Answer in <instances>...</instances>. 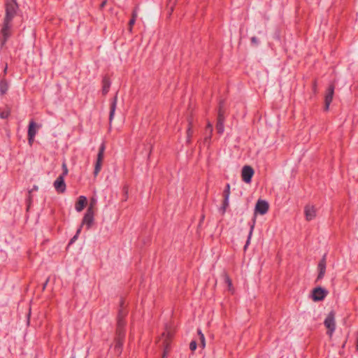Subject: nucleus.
Returning a JSON list of instances; mask_svg holds the SVG:
<instances>
[{"label": "nucleus", "instance_id": "obj_1", "mask_svg": "<svg viewBox=\"0 0 358 358\" xmlns=\"http://www.w3.org/2000/svg\"><path fill=\"white\" fill-rule=\"evenodd\" d=\"M124 325V322L122 318L121 315L120 314L118 316L117 320V337L115 339V350L117 353L119 355L121 353V349L123 344V339L124 337V332L123 330V327Z\"/></svg>", "mask_w": 358, "mask_h": 358}, {"label": "nucleus", "instance_id": "obj_2", "mask_svg": "<svg viewBox=\"0 0 358 358\" xmlns=\"http://www.w3.org/2000/svg\"><path fill=\"white\" fill-rule=\"evenodd\" d=\"M13 20L4 19L0 31V43L3 47L12 34Z\"/></svg>", "mask_w": 358, "mask_h": 358}, {"label": "nucleus", "instance_id": "obj_3", "mask_svg": "<svg viewBox=\"0 0 358 358\" xmlns=\"http://www.w3.org/2000/svg\"><path fill=\"white\" fill-rule=\"evenodd\" d=\"M17 4L15 0H8L6 4V15L4 19L13 20L15 16Z\"/></svg>", "mask_w": 358, "mask_h": 358}, {"label": "nucleus", "instance_id": "obj_4", "mask_svg": "<svg viewBox=\"0 0 358 358\" xmlns=\"http://www.w3.org/2000/svg\"><path fill=\"white\" fill-rule=\"evenodd\" d=\"M324 326L328 329L327 334L331 336L336 329L335 314L331 311L327 316L324 322Z\"/></svg>", "mask_w": 358, "mask_h": 358}, {"label": "nucleus", "instance_id": "obj_5", "mask_svg": "<svg viewBox=\"0 0 358 358\" xmlns=\"http://www.w3.org/2000/svg\"><path fill=\"white\" fill-rule=\"evenodd\" d=\"M104 151H105V145L103 143H102L101 145V146L99 147V152L97 154V158H96V161L95 163L94 171V176H96L101 169V165H102V162H103V159Z\"/></svg>", "mask_w": 358, "mask_h": 358}, {"label": "nucleus", "instance_id": "obj_6", "mask_svg": "<svg viewBox=\"0 0 358 358\" xmlns=\"http://www.w3.org/2000/svg\"><path fill=\"white\" fill-rule=\"evenodd\" d=\"M328 291L321 287H315L311 293L312 299L314 301H322L327 295Z\"/></svg>", "mask_w": 358, "mask_h": 358}, {"label": "nucleus", "instance_id": "obj_7", "mask_svg": "<svg viewBox=\"0 0 358 358\" xmlns=\"http://www.w3.org/2000/svg\"><path fill=\"white\" fill-rule=\"evenodd\" d=\"M94 222V212L92 210V207L90 206L87 210L86 213L85 214L82 224L80 227H83V225H86L87 229H90Z\"/></svg>", "mask_w": 358, "mask_h": 358}, {"label": "nucleus", "instance_id": "obj_8", "mask_svg": "<svg viewBox=\"0 0 358 358\" xmlns=\"http://www.w3.org/2000/svg\"><path fill=\"white\" fill-rule=\"evenodd\" d=\"M254 175V170L250 166H244L242 169L241 176L245 183H250Z\"/></svg>", "mask_w": 358, "mask_h": 358}, {"label": "nucleus", "instance_id": "obj_9", "mask_svg": "<svg viewBox=\"0 0 358 358\" xmlns=\"http://www.w3.org/2000/svg\"><path fill=\"white\" fill-rule=\"evenodd\" d=\"M53 186L58 193H64L66 191L64 176H59L54 182Z\"/></svg>", "mask_w": 358, "mask_h": 358}, {"label": "nucleus", "instance_id": "obj_10", "mask_svg": "<svg viewBox=\"0 0 358 358\" xmlns=\"http://www.w3.org/2000/svg\"><path fill=\"white\" fill-rule=\"evenodd\" d=\"M268 210V203L264 200H258L255 205V213L264 215Z\"/></svg>", "mask_w": 358, "mask_h": 358}, {"label": "nucleus", "instance_id": "obj_11", "mask_svg": "<svg viewBox=\"0 0 358 358\" xmlns=\"http://www.w3.org/2000/svg\"><path fill=\"white\" fill-rule=\"evenodd\" d=\"M304 214L307 221H311L316 217V208L314 206L306 205L304 208Z\"/></svg>", "mask_w": 358, "mask_h": 358}, {"label": "nucleus", "instance_id": "obj_12", "mask_svg": "<svg viewBox=\"0 0 358 358\" xmlns=\"http://www.w3.org/2000/svg\"><path fill=\"white\" fill-rule=\"evenodd\" d=\"M334 93V86L333 85H330L325 95V110H329V105L333 99V96Z\"/></svg>", "mask_w": 358, "mask_h": 358}, {"label": "nucleus", "instance_id": "obj_13", "mask_svg": "<svg viewBox=\"0 0 358 358\" xmlns=\"http://www.w3.org/2000/svg\"><path fill=\"white\" fill-rule=\"evenodd\" d=\"M317 280H321L324 276L326 272V255H324L318 264Z\"/></svg>", "mask_w": 358, "mask_h": 358}, {"label": "nucleus", "instance_id": "obj_14", "mask_svg": "<svg viewBox=\"0 0 358 358\" xmlns=\"http://www.w3.org/2000/svg\"><path fill=\"white\" fill-rule=\"evenodd\" d=\"M87 204V198L85 196H80L76 203L75 208L78 212H81Z\"/></svg>", "mask_w": 358, "mask_h": 358}, {"label": "nucleus", "instance_id": "obj_15", "mask_svg": "<svg viewBox=\"0 0 358 358\" xmlns=\"http://www.w3.org/2000/svg\"><path fill=\"white\" fill-rule=\"evenodd\" d=\"M117 96L116 94L115 96L113 98V99L111 102V104H110V115H109L110 122H111L114 118L115 112L116 107H117Z\"/></svg>", "mask_w": 358, "mask_h": 358}, {"label": "nucleus", "instance_id": "obj_16", "mask_svg": "<svg viewBox=\"0 0 358 358\" xmlns=\"http://www.w3.org/2000/svg\"><path fill=\"white\" fill-rule=\"evenodd\" d=\"M38 127L36 123L31 120L29 122V128H28V137L35 136L37 133V129Z\"/></svg>", "mask_w": 358, "mask_h": 358}, {"label": "nucleus", "instance_id": "obj_17", "mask_svg": "<svg viewBox=\"0 0 358 358\" xmlns=\"http://www.w3.org/2000/svg\"><path fill=\"white\" fill-rule=\"evenodd\" d=\"M223 122H224V117L221 113V110H220L219 115H218V120H217V129L218 133H220V134H222L224 131Z\"/></svg>", "mask_w": 358, "mask_h": 358}, {"label": "nucleus", "instance_id": "obj_18", "mask_svg": "<svg viewBox=\"0 0 358 358\" xmlns=\"http://www.w3.org/2000/svg\"><path fill=\"white\" fill-rule=\"evenodd\" d=\"M8 90V82L5 79H2L0 81V93L1 94H4L7 92Z\"/></svg>", "mask_w": 358, "mask_h": 358}, {"label": "nucleus", "instance_id": "obj_19", "mask_svg": "<svg viewBox=\"0 0 358 358\" xmlns=\"http://www.w3.org/2000/svg\"><path fill=\"white\" fill-rule=\"evenodd\" d=\"M110 87V83L109 80L106 78H104L103 80V89H102V92L103 94H106L108 92Z\"/></svg>", "mask_w": 358, "mask_h": 358}, {"label": "nucleus", "instance_id": "obj_20", "mask_svg": "<svg viewBox=\"0 0 358 358\" xmlns=\"http://www.w3.org/2000/svg\"><path fill=\"white\" fill-rule=\"evenodd\" d=\"M229 205V199L224 198L222 206L220 208V212L224 215L226 212L227 207Z\"/></svg>", "mask_w": 358, "mask_h": 358}, {"label": "nucleus", "instance_id": "obj_21", "mask_svg": "<svg viewBox=\"0 0 358 358\" xmlns=\"http://www.w3.org/2000/svg\"><path fill=\"white\" fill-rule=\"evenodd\" d=\"M254 227H255V222H253V224L250 226V232H249V234H248V240L246 241V243H245V249H246V248L248 246V245L250 244V239H251V237H252V231H253V229H254Z\"/></svg>", "mask_w": 358, "mask_h": 358}, {"label": "nucleus", "instance_id": "obj_22", "mask_svg": "<svg viewBox=\"0 0 358 358\" xmlns=\"http://www.w3.org/2000/svg\"><path fill=\"white\" fill-rule=\"evenodd\" d=\"M206 130L209 131V135L205 138V141L210 140V134L213 131V126L210 122H208L207 124Z\"/></svg>", "mask_w": 358, "mask_h": 358}, {"label": "nucleus", "instance_id": "obj_23", "mask_svg": "<svg viewBox=\"0 0 358 358\" xmlns=\"http://www.w3.org/2000/svg\"><path fill=\"white\" fill-rule=\"evenodd\" d=\"M198 334L199 336L201 344L202 347L204 348L206 345L204 335L202 334V332L200 329L198 330Z\"/></svg>", "mask_w": 358, "mask_h": 358}, {"label": "nucleus", "instance_id": "obj_24", "mask_svg": "<svg viewBox=\"0 0 358 358\" xmlns=\"http://www.w3.org/2000/svg\"><path fill=\"white\" fill-rule=\"evenodd\" d=\"M230 196V185L229 184H227L226 188L224 191V198L229 199Z\"/></svg>", "mask_w": 358, "mask_h": 358}, {"label": "nucleus", "instance_id": "obj_25", "mask_svg": "<svg viewBox=\"0 0 358 358\" xmlns=\"http://www.w3.org/2000/svg\"><path fill=\"white\" fill-rule=\"evenodd\" d=\"M189 127H188L187 131V143L190 142V138L192 134V131L191 129V122H189Z\"/></svg>", "mask_w": 358, "mask_h": 358}, {"label": "nucleus", "instance_id": "obj_26", "mask_svg": "<svg viewBox=\"0 0 358 358\" xmlns=\"http://www.w3.org/2000/svg\"><path fill=\"white\" fill-rule=\"evenodd\" d=\"M10 115V110H6L2 112H0V117L1 119H6Z\"/></svg>", "mask_w": 358, "mask_h": 358}, {"label": "nucleus", "instance_id": "obj_27", "mask_svg": "<svg viewBox=\"0 0 358 358\" xmlns=\"http://www.w3.org/2000/svg\"><path fill=\"white\" fill-rule=\"evenodd\" d=\"M62 170H63V173L61 176H64V178L68 174V169H67V166L65 163H63L62 164Z\"/></svg>", "mask_w": 358, "mask_h": 358}, {"label": "nucleus", "instance_id": "obj_28", "mask_svg": "<svg viewBox=\"0 0 358 358\" xmlns=\"http://www.w3.org/2000/svg\"><path fill=\"white\" fill-rule=\"evenodd\" d=\"M80 231H81V227H80L78 229L76 235L71 238V243H73V241H75L77 239V238H78V235L80 234Z\"/></svg>", "mask_w": 358, "mask_h": 358}, {"label": "nucleus", "instance_id": "obj_29", "mask_svg": "<svg viewBox=\"0 0 358 358\" xmlns=\"http://www.w3.org/2000/svg\"><path fill=\"white\" fill-rule=\"evenodd\" d=\"M197 344L196 341H192L189 344V348L192 351H194L196 349Z\"/></svg>", "mask_w": 358, "mask_h": 358}, {"label": "nucleus", "instance_id": "obj_30", "mask_svg": "<svg viewBox=\"0 0 358 358\" xmlns=\"http://www.w3.org/2000/svg\"><path fill=\"white\" fill-rule=\"evenodd\" d=\"M135 22H136V19H135V17H132V18L130 20L129 23V27H130V30L131 29V27L134 24Z\"/></svg>", "mask_w": 358, "mask_h": 358}, {"label": "nucleus", "instance_id": "obj_31", "mask_svg": "<svg viewBox=\"0 0 358 358\" xmlns=\"http://www.w3.org/2000/svg\"><path fill=\"white\" fill-rule=\"evenodd\" d=\"M251 42L252 44L257 45L259 41L257 37L253 36L251 38Z\"/></svg>", "mask_w": 358, "mask_h": 358}, {"label": "nucleus", "instance_id": "obj_32", "mask_svg": "<svg viewBox=\"0 0 358 358\" xmlns=\"http://www.w3.org/2000/svg\"><path fill=\"white\" fill-rule=\"evenodd\" d=\"M224 280L228 284L229 287H230L231 286V281L229 279V278L226 275L225 278H224Z\"/></svg>", "mask_w": 358, "mask_h": 358}, {"label": "nucleus", "instance_id": "obj_33", "mask_svg": "<svg viewBox=\"0 0 358 358\" xmlns=\"http://www.w3.org/2000/svg\"><path fill=\"white\" fill-rule=\"evenodd\" d=\"M35 136L28 137L29 143L30 145H32Z\"/></svg>", "mask_w": 358, "mask_h": 358}, {"label": "nucleus", "instance_id": "obj_34", "mask_svg": "<svg viewBox=\"0 0 358 358\" xmlns=\"http://www.w3.org/2000/svg\"><path fill=\"white\" fill-rule=\"evenodd\" d=\"M135 17V19H136V17H137V13H136V11H134V12L133 13L132 17Z\"/></svg>", "mask_w": 358, "mask_h": 358}, {"label": "nucleus", "instance_id": "obj_35", "mask_svg": "<svg viewBox=\"0 0 358 358\" xmlns=\"http://www.w3.org/2000/svg\"><path fill=\"white\" fill-rule=\"evenodd\" d=\"M106 3V1H103V2L101 3V7H103V6H105Z\"/></svg>", "mask_w": 358, "mask_h": 358}, {"label": "nucleus", "instance_id": "obj_36", "mask_svg": "<svg viewBox=\"0 0 358 358\" xmlns=\"http://www.w3.org/2000/svg\"><path fill=\"white\" fill-rule=\"evenodd\" d=\"M47 283H48V280L45 282V284H44V285H43V289H45V287H46Z\"/></svg>", "mask_w": 358, "mask_h": 358}, {"label": "nucleus", "instance_id": "obj_37", "mask_svg": "<svg viewBox=\"0 0 358 358\" xmlns=\"http://www.w3.org/2000/svg\"><path fill=\"white\" fill-rule=\"evenodd\" d=\"M6 71H7V66H6V67L4 69V73H6Z\"/></svg>", "mask_w": 358, "mask_h": 358}, {"label": "nucleus", "instance_id": "obj_38", "mask_svg": "<svg viewBox=\"0 0 358 358\" xmlns=\"http://www.w3.org/2000/svg\"><path fill=\"white\" fill-rule=\"evenodd\" d=\"M173 7H171V8L170 13H171L173 12Z\"/></svg>", "mask_w": 358, "mask_h": 358}, {"label": "nucleus", "instance_id": "obj_39", "mask_svg": "<svg viewBox=\"0 0 358 358\" xmlns=\"http://www.w3.org/2000/svg\"><path fill=\"white\" fill-rule=\"evenodd\" d=\"M162 358H166V355H165V353L164 354V356H163V357H162Z\"/></svg>", "mask_w": 358, "mask_h": 358}, {"label": "nucleus", "instance_id": "obj_40", "mask_svg": "<svg viewBox=\"0 0 358 358\" xmlns=\"http://www.w3.org/2000/svg\"><path fill=\"white\" fill-rule=\"evenodd\" d=\"M357 348H358V343H357Z\"/></svg>", "mask_w": 358, "mask_h": 358}]
</instances>
